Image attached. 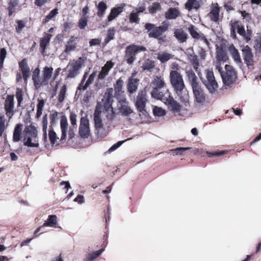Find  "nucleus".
Returning a JSON list of instances; mask_svg holds the SVG:
<instances>
[{
	"instance_id": "obj_53",
	"label": "nucleus",
	"mask_w": 261,
	"mask_h": 261,
	"mask_svg": "<svg viewBox=\"0 0 261 261\" xmlns=\"http://www.w3.org/2000/svg\"><path fill=\"white\" fill-rule=\"evenodd\" d=\"M33 138L29 136L27 138L26 141H25L23 143V145L25 146H28L29 147H39V143H32V140Z\"/></svg>"
},
{
	"instance_id": "obj_24",
	"label": "nucleus",
	"mask_w": 261,
	"mask_h": 261,
	"mask_svg": "<svg viewBox=\"0 0 261 261\" xmlns=\"http://www.w3.org/2000/svg\"><path fill=\"white\" fill-rule=\"evenodd\" d=\"M153 88H155V91H157L156 88L159 89L167 88L164 79L162 76H155L151 82Z\"/></svg>"
},
{
	"instance_id": "obj_32",
	"label": "nucleus",
	"mask_w": 261,
	"mask_h": 261,
	"mask_svg": "<svg viewBox=\"0 0 261 261\" xmlns=\"http://www.w3.org/2000/svg\"><path fill=\"white\" fill-rule=\"evenodd\" d=\"M180 12L177 8H170L165 12L166 18L168 19H174L179 16Z\"/></svg>"
},
{
	"instance_id": "obj_12",
	"label": "nucleus",
	"mask_w": 261,
	"mask_h": 261,
	"mask_svg": "<svg viewBox=\"0 0 261 261\" xmlns=\"http://www.w3.org/2000/svg\"><path fill=\"white\" fill-rule=\"evenodd\" d=\"M192 91L195 101L201 105L204 104L206 100L207 95L201 86L200 85L192 89Z\"/></svg>"
},
{
	"instance_id": "obj_54",
	"label": "nucleus",
	"mask_w": 261,
	"mask_h": 261,
	"mask_svg": "<svg viewBox=\"0 0 261 261\" xmlns=\"http://www.w3.org/2000/svg\"><path fill=\"white\" fill-rule=\"evenodd\" d=\"M58 113L56 111L50 114V125L49 126H51L53 128L54 126L56 123V121L58 119Z\"/></svg>"
},
{
	"instance_id": "obj_56",
	"label": "nucleus",
	"mask_w": 261,
	"mask_h": 261,
	"mask_svg": "<svg viewBox=\"0 0 261 261\" xmlns=\"http://www.w3.org/2000/svg\"><path fill=\"white\" fill-rule=\"evenodd\" d=\"M88 19L87 17L82 16L78 22V27L80 29H84L87 25Z\"/></svg>"
},
{
	"instance_id": "obj_62",
	"label": "nucleus",
	"mask_w": 261,
	"mask_h": 261,
	"mask_svg": "<svg viewBox=\"0 0 261 261\" xmlns=\"http://www.w3.org/2000/svg\"><path fill=\"white\" fill-rule=\"evenodd\" d=\"M92 94L93 92L92 90L86 91L84 95V101L86 103H88L92 97Z\"/></svg>"
},
{
	"instance_id": "obj_48",
	"label": "nucleus",
	"mask_w": 261,
	"mask_h": 261,
	"mask_svg": "<svg viewBox=\"0 0 261 261\" xmlns=\"http://www.w3.org/2000/svg\"><path fill=\"white\" fill-rule=\"evenodd\" d=\"M44 100L43 99H38V103L37 105V113H36V117L37 118H39L42 114L43 109L44 106Z\"/></svg>"
},
{
	"instance_id": "obj_9",
	"label": "nucleus",
	"mask_w": 261,
	"mask_h": 261,
	"mask_svg": "<svg viewBox=\"0 0 261 261\" xmlns=\"http://www.w3.org/2000/svg\"><path fill=\"white\" fill-rule=\"evenodd\" d=\"M79 133L81 137L83 138H87L90 136L89 120L87 117L81 118Z\"/></svg>"
},
{
	"instance_id": "obj_44",
	"label": "nucleus",
	"mask_w": 261,
	"mask_h": 261,
	"mask_svg": "<svg viewBox=\"0 0 261 261\" xmlns=\"http://www.w3.org/2000/svg\"><path fill=\"white\" fill-rule=\"evenodd\" d=\"M103 248H101L99 250L93 252L91 253H89L87 256L85 261H92L97 257H98L104 251Z\"/></svg>"
},
{
	"instance_id": "obj_50",
	"label": "nucleus",
	"mask_w": 261,
	"mask_h": 261,
	"mask_svg": "<svg viewBox=\"0 0 261 261\" xmlns=\"http://www.w3.org/2000/svg\"><path fill=\"white\" fill-rule=\"evenodd\" d=\"M27 21V19L18 20L16 21L17 25L16 26L15 29L17 33H20L22 29L25 27Z\"/></svg>"
},
{
	"instance_id": "obj_42",
	"label": "nucleus",
	"mask_w": 261,
	"mask_h": 261,
	"mask_svg": "<svg viewBox=\"0 0 261 261\" xmlns=\"http://www.w3.org/2000/svg\"><path fill=\"white\" fill-rule=\"evenodd\" d=\"M47 115H45L43 117L42 119V130H43V139L44 142H47Z\"/></svg>"
},
{
	"instance_id": "obj_36",
	"label": "nucleus",
	"mask_w": 261,
	"mask_h": 261,
	"mask_svg": "<svg viewBox=\"0 0 261 261\" xmlns=\"http://www.w3.org/2000/svg\"><path fill=\"white\" fill-rule=\"evenodd\" d=\"M24 133L33 138H36L37 137V130L32 124L26 126L24 129Z\"/></svg>"
},
{
	"instance_id": "obj_18",
	"label": "nucleus",
	"mask_w": 261,
	"mask_h": 261,
	"mask_svg": "<svg viewBox=\"0 0 261 261\" xmlns=\"http://www.w3.org/2000/svg\"><path fill=\"white\" fill-rule=\"evenodd\" d=\"M186 75L188 81L191 85L192 89H194L201 85L195 72L192 69L186 71Z\"/></svg>"
},
{
	"instance_id": "obj_58",
	"label": "nucleus",
	"mask_w": 261,
	"mask_h": 261,
	"mask_svg": "<svg viewBox=\"0 0 261 261\" xmlns=\"http://www.w3.org/2000/svg\"><path fill=\"white\" fill-rule=\"evenodd\" d=\"M139 14L136 12H132L129 15V21L131 23H138L139 22L140 19L138 17Z\"/></svg>"
},
{
	"instance_id": "obj_17",
	"label": "nucleus",
	"mask_w": 261,
	"mask_h": 261,
	"mask_svg": "<svg viewBox=\"0 0 261 261\" xmlns=\"http://www.w3.org/2000/svg\"><path fill=\"white\" fill-rule=\"evenodd\" d=\"M136 75V72L133 73L131 76L128 80L127 89L128 92L130 94L135 93L138 89L139 80L135 78Z\"/></svg>"
},
{
	"instance_id": "obj_60",
	"label": "nucleus",
	"mask_w": 261,
	"mask_h": 261,
	"mask_svg": "<svg viewBox=\"0 0 261 261\" xmlns=\"http://www.w3.org/2000/svg\"><path fill=\"white\" fill-rule=\"evenodd\" d=\"M7 51L5 48L0 49V66H2L4 60L6 57Z\"/></svg>"
},
{
	"instance_id": "obj_15",
	"label": "nucleus",
	"mask_w": 261,
	"mask_h": 261,
	"mask_svg": "<svg viewBox=\"0 0 261 261\" xmlns=\"http://www.w3.org/2000/svg\"><path fill=\"white\" fill-rule=\"evenodd\" d=\"M245 63L248 67L252 66L254 65L253 55L252 50L248 45H246L242 49Z\"/></svg>"
},
{
	"instance_id": "obj_4",
	"label": "nucleus",
	"mask_w": 261,
	"mask_h": 261,
	"mask_svg": "<svg viewBox=\"0 0 261 261\" xmlns=\"http://www.w3.org/2000/svg\"><path fill=\"white\" fill-rule=\"evenodd\" d=\"M200 79L210 93H214L217 90L218 84L212 70H206L205 71V78L203 79L200 77Z\"/></svg>"
},
{
	"instance_id": "obj_41",
	"label": "nucleus",
	"mask_w": 261,
	"mask_h": 261,
	"mask_svg": "<svg viewBox=\"0 0 261 261\" xmlns=\"http://www.w3.org/2000/svg\"><path fill=\"white\" fill-rule=\"evenodd\" d=\"M18 5V0H9L7 10L8 15L11 16L15 12L16 7Z\"/></svg>"
},
{
	"instance_id": "obj_6",
	"label": "nucleus",
	"mask_w": 261,
	"mask_h": 261,
	"mask_svg": "<svg viewBox=\"0 0 261 261\" xmlns=\"http://www.w3.org/2000/svg\"><path fill=\"white\" fill-rule=\"evenodd\" d=\"M86 59L84 57H80L76 61H73L72 63H69L68 66V73L67 77L69 78L75 77L79 73V70L84 65Z\"/></svg>"
},
{
	"instance_id": "obj_52",
	"label": "nucleus",
	"mask_w": 261,
	"mask_h": 261,
	"mask_svg": "<svg viewBox=\"0 0 261 261\" xmlns=\"http://www.w3.org/2000/svg\"><path fill=\"white\" fill-rule=\"evenodd\" d=\"M153 113L155 116L161 117L166 114V112L162 108L155 106L153 109Z\"/></svg>"
},
{
	"instance_id": "obj_28",
	"label": "nucleus",
	"mask_w": 261,
	"mask_h": 261,
	"mask_svg": "<svg viewBox=\"0 0 261 261\" xmlns=\"http://www.w3.org/2000/svg\"><path fill=\"white\" fill-rule=\"evenodd\" d=\"M40 70L39 67L36 68L33 71L32 80L34 86L36 89H38L42 85V79L40 77Z\"/></svg>"
},
{
	"instance_id": "obj_40",
	"label": "nucleus",
	"mask_w": 261,
	"mask_h": 261,
	"mask_svg": "<svg viewBox=\"0 0 261 261\" xmlns=\"http://www.w3.org/2000/svg\"><path fill=\"white\" fill-rule=\"evenodd\" d=\"M51 37V35L49 34H46L41 39L40 47L42 52H44L46 49V46L49 43Z\"/></svg>"
},
{
	"instance_id": "obj_3",
	"label": "nucleus",
	"mask_w": 261,
	"mask_h": 261,
	"mask_svg": "<svg viewBox=\"0 0 261 261\" xmlns=\"http://www.w3.org/2000/svg\"><path fill=\"white\" fill-rule=\"evenodd\" d=\"M146 50V48L144 46L136 45L135 44H130L125 48L124 60L128 64L132 65L136 60V56L138 54Z\"/></svg>"
},
{
	"instance_id": "obj_5",
	"label": "nucleus",
	"mask_w": 261,
	"mask_h": 261,
	"mask_svg": "<svg viewBox=\"0 0 261 261\" xmlns=\"http://www.w3.org/2000/svg\"><path fill=\"white\" fill-rule=\"evenodd\" d=\"M147 101V92L146 90L144 89L139 92L136 97L135 105L138 111L145 116H146L147 114L145 109Z\"/></svg>"
},
{
	"instance_id": "obj_49",
	"label": "nucleus",
	"mask_w": 261,
	"mask_h": 261,
	"mask_svg": "<svg viewBox=\"0 0 261 261\" xmlns=\"http://www.w3.org/2000/svg\"><path fill=\"white\" fill-rule=\"evenodd\" d=\"M58 13V10L57 8L52 10L46 16L45 18L42 20L43 23H46L54 18Z\"/></svg>"
},
{
	"instance_id": "obj_22",
	"label": "nucleus",
	"mask_w": 261,
	"mask_h": 261,
	"mask_svg": "<svg viewBox=\"0 0 261 261\" xmlns=\"http://www.w3.org/2000/svg\"><path fill=\"white\" fill-rule=\"evenodd\" d=\"M68 125V124L66 117L65 115L62 116L60 120V127L61 129L60 140L61 141H65L66 139Z\"/></svg>"
},
{
	"instance_id": "obj_20",
	"label": "nucleus",
	"mask_w": 261,
	"mask_h": 261,
	"mask_svg": "<svg viewBox=\"0 0 261 261\" xmlns=\"http://www.w3.org/2000/svg\"><path fill=\"white\" fill-rule=\"evenodd\" d=\"M208 16L212 21L215 22L219 21L220 16V8L217 3L212 5L211 11L208 13Z\"/></svg>"
},
{
	"instance_id": "obj_59",
	"label": "nucleus",
	"mask_w": 261,
	"mask_h": 261,
	"mask_svg": "<svg viewBox=\"0 0 261 261\" xmlns=\"http://www.w3.org/2000/svg\"><path fill=\"white\" fill-rule=\"evenodd\" d=\"M189 149L190 147H177L173 150V152L176 155H182L186 150Z\"/></svg>"
},
{
	"instance_id": "obj_14",
	"label": "nucleus",
	"mask_w": 261,
	"mask_h": 261,
	"mask_svg": "<svg viewBox=\"0 0 261 261\" xmlns=\"http://www.w3.org/2000/svg\"><path fill=\"white\" fill-rule=\"evenodd\" d=\"M216 68L218 69L219 72H221L222 68L220 66L221 62H225L228 60V57L227 55L226 51L222 48H217L216 50Z\"/></svg>"
},
{
	"instance_id": "obj_47",
	"label": "nucleus",
	"mask_w": 261,
	"mask_h": 261,
	"mask_svg": "<svg viewBox=\"0 0 261 261\" xmlns=\"http://www.w3.org/2000/svg\"><path fill=\"white\" fill-rule=\"evenodd\" d=\"M66 91L67 86L64 84L62 86L58 95V101L60 103L63 102L66 96Z\"/></svg>"
},
{
	"instance_id": "obj_57",
	"label": "nucleus",
	"mask_w": 261,
	"mask_h": 261,
	"mask_svg": "<svg viewBox=\"0 0 261 261\" xmlns=\"http://www.w3.org/2000/svg\"><path fill=\"white\" fill-rule=\"evenodd\" d=\"M96 76V72H93L89 76L88 80L85 83L84 89H87L93 82L94 78Z\"/></svg>"
},
{
	"instance_id": "obj_51",
	"label": "nucleus",
	"mask_w": 261,
	"mask_h": 261,
	"mask_svg": "<svg viewBox=\"0 0 261 261\" xmlns=\"http://www.w3.org/2000/svg\"><path fill=\"white\" fill-rule=\"evenodd\" d=\"M161 9V6L159 3L155 2L153 3L151 6L149 7V12L153 14L156 12L158 10Z\"/></svg>"
},
{
	"instance_id": "obj_63",
	"label": "nucleus",
	"mask_w": 261,
	"mask_h": 261,
	"mask_svg": "<svg viewBox=\"0 0 261 261\" xmlns=\"http://www.w3.org/2000/svg\"><path fill=\"white\" fill-rule=\"evenodd\" d=\"M5 120L3 116L0 117V137L3 135V133L5 131Z\"/></svg>"
},
{
	"instance_id": "obj_34",
	"label": "nucleus",
	"mask_w": 261,
	"mask_h": 261,
	"mask_svg": "<svg viewBox=\"0 0 261 261\" xmlns=\"http://www.w3.org/2000/svg\"><path fill=\"white\" fill-rule=\"evenodd\" d=\"M23 125L21 123L17 124L14 130L13 140L14 142H18L21 139Z\"/></svg>"
},
{
	"instance_id": "obj_33",
	"label": "nucleus",
	"mask_w": 261,
	"mask_h": 261,
	"mask_svg": "<svg viewBox=\"0 0 261 261\" xmlns=\"http://www.w3.org/2000/svg\"><path fill=\"white\" fill-rule=\"evenodd\" d=\"M188 30L191 37L196 40H199L201 38V35L203 34L198 32V29L193 24H190L188 28Z\"/></svg>"
},
{
	"instance_id": "obj_37",
	"label": "nucleus",
	"mask_w": 261,
	"mask_h": 261,
	"mask_svg": "<svg viewBox=\"0 0 261 261\" xmlns=\"http://www.w3.org/2000/svg\"><path fill=\"white\" fill-rule=\"evenodd\" d=\"M96 8L97 9V15L99 17H102L108 8L107 4L103 1L100 2L96 6Z\"/></svg>"
},
{
	"instance_id": "obj_2",
	"label": "nucleus",
	"mask_w": 261,
	"mask_h": 261,
	"mask_svg": "<svg viewBox=\"0 0 261 261\" xmlns=\"http://www.w3.org/2000/svg\"><path fill=\"white\" fill-rule=\"evenodd\" d=\"M144 27L147 31L148 37L157 39L159 44L162 45L167 41V36L164 33L168 29L169 24L168 23H164L163 25L158 27L154 24L147 23Z\"/></svg>"
},
{
	"instance_id": "obj_25",
	"label": "nucleus",
	"mask_w": 261,
	"mask_h": 261,
	"mask_svg": "<svg viewBox=\"0 0 261 261\" xmlns=\"http://www.w3.org/2000/svg\"><path fill=\"white\" fill-rule=\"evenodd\" d=\"M76 39H77V37H75L73 36H71L70 37L65 45V48L64 49L65 53L68 54L76 49L77 46V43L75 41Z\"/></svg>"
},
{
	"instance_id": "obj_45",
	"label": "nucleus",
	"mask_w": 261,
	"mask_h": 261,
	"mask_svg": "<svg viewBox=\"0 0 261 261\" xmlns=\"http://www.w3.org/2000/svg\"><path fill=\"white\" fill-rule=\"evenodd\" d=\"M48 138L51 145H54L59 138L51 126H49Z\"/></svg>"
},
{
	"instance_id": "obj_26",
	"label": "nucleus",
	"mask_w": 261,
	"mask_h": 261,
	"mask_svg": "<svg viewBox=\"0 0 261 261\" xmlns=\"http://www.w3.org/2000/svg\"><path fill=\"white\" fill-rule=\"evenodd\" d=\"M123 84L124 82L121 77L118 79L116 83L114 84V95L117 98H118L124 93V91L122 90Z\"/></svg>"
},
{
	"instance_id": "obj_46",
	"label": "nucleus",
	"mask_w": 261,
	"mask_h": 261,
	"mask_svg": "<svg viewBox=\"0 0 261 261\" xmlns=\"http://www.w3.org/2000/svg\"><path fill=\"white\" fill-rule=\"evenodd\" d=\"M172 58V55L169 53L164 52L159 54L157 59L162 63H164Z\"/></svg>"
},
{
	"instance_id": "obj_61",
	"label": "nucleus",
	"mask_w": 261,
	"mask_h": 261,
	"mask_svg": "<svg viewBox=\"0 0 261 261\" xmlns=\"http://www.w3.org/2000/svg\"><path fill=\"white\" fill-rule=\"evenodd\" d=\"M70 121L72 126H74V127H77L76 115L74 112H71L70 114Z\"/></svg>"
},
{
	"instance_id": "obj_38",
	"label": "nucleus",
	"mask_w": 261,
	"mask_h": 261,
	"mask_svg": "<svg viewBox=\"0 0 261 261\" xmlns=\"http://www.w3.org/2000/svg\"><path fill=\"white\" fill-rule=\"evenodd\" d=\"M57 224V217L55 215H49L42 226L55 227Z\"/></svg>"
},
{
	"instance_id": "obj_7",
	"label": "nucleus",
	"mask_w": 261,
	"mask_h": 261,
	"mask_svg": "<svg viewBox=\"0 0 261 261\" xmlns=\"http://www.w3.org/2000/svg\"><path fill=\"white\" fill-rule=\"evenodd\" d=\"M226 72L223 73L220 72L223 83L227 86H230L235 82L237 79V72L233 67L229 65H226L225 66Z\"/></svg>"
},
{
	"instance_id": "obj_19",
	"label": "nucleus",
	"mask_w": 261,
	"mask_h": 261,
	"mask_svg": "<svg viewBox=\"0 0 261 261\" xmlns=\"http://www.w3.org/2000/svg\"><path fill=\"white\" fill-rule=\"evenodd\" d=\"M114 65V63L112 61H107L105 65L102 67L101 70L98 75V79L100 80H104L107 75H108L110 70L113 67Z\"/></svg>"
},
{
	"instance_id": "obj_13",
	"label": "nucleus",
	"mask_w": 261,
	"mask_h": 261,
	"mask_svg": "<svg viewBox=\"0 0 261 261\" xmlns=\"http://www.w3.org/2000/svg\"><path fill=\"white\" fill-rule=\"evenodd\" d=\"M4 108L6 111V115L9 118V119L11 118L14 113V101L13 95H8L7 96L4 104Z\"/></svg>"
},
{
	"instance_id": "obj_39",
	"label": "nucleus",
	"mask_w": 261,
	"mask_h": 261,
	"mask_svg": "<svg viewBox=\"0 0 261 261\" xmlns=\"http://www.w3.org/2000/svg\"><path fill=\"white\" fill-rule=\"evenodd\" d=\"M155 62L154 61L147 59L142 64L141 68L143 71H152L155 67Z\"/></svg>"
},
{
	"instance_id": "obj_30",
	"label": "nucleus",
	"mask_w": 261,
	"mask_h": 261,
	"mask_svg": "<svg viewBox=\"0 0 261 261\" xmlns=\"http://www.w3.org/2000/svg\"><path fill=\"white\" fill-rule=\"evenodd\" d=\"M200 6V3L198 0H188L185 5V9L189 11L193 9L198 10Z\"/></svg>"
},
{
	"instance_id": "obj_11",
	"label": "nucleus",
	"mask_w": 261,
	"mask_h": 261,
	"mask_svg": "<svg viewBox=\"0 0 261 261\" xmlns=\"http://www.w3.org/2000/svg\"><path fill=\"white\" fill-rule=\"evenodd\" d=\"M157 91H155V88H153L151 95L152 97L164 101L166 98L169 97L170 93L167 88L159 89L156 88Z\"/></svg>"
},
{
	"instance_id": "obj_27",
	"label": "nucleus",
	"mask_w": 261,
	"mask_h": 261,
	"mask_svg": "<svg viewBox=\"0 0 261 261\" xmlns=\"http://www.w3.org/2000/svg\"><path fill=\"white\" fill-rule=\"evenodd\" d=\"M228 51L232 59L238 64H242V61L238 50L235 47L233 44H231L228 47Z\"/></svg>"
},
{
	"instance_id": "obj_55",
	"label": "nucleus",
	"mask_w": 261,
	"mask_h": 261,
	"mask_svg": "<svg viewBox=\"0 0 261 261\" xmlns=\"http://www.w3.org/2000/svg\"><path fill=\"white\" fill-rule=\"evenodd\" d=\"M16 97L17 100L18 106H20L23 100V92L20 88H17L16 92Z\"/></svg>"
},
{
	"instance_id": "obj_43",
	"label": "nucleus",
	"mask_w": 261,
	"mask_h": 261,
	"mask_svg": "<svg viewBox=\"0 0 261 261\" xmlns=\"http://www.w3.org/2000/svg\"><path fill=\"white\" fill-rule=\"evenodd\" d=\"M115 30L114 28H111L108 30L107 36L105 39L103 44L106 45L111 40L114 39Z\"/></svg>"
},
{
	"instance_id": "obj_1",
	"label": "nucleus",
	"mask_w": 261,
	"mask_h": 261,
	"mask_svg": "<svg viewBox=\"0 0 261 261\" xmlns=\"http://www.w3.org/2000/svg\"><path fill=\"white\" fill-rule=\"evenodd\" d=\"M170 82L174 91L179 96V99L185 106H189V96L187 94L182 95L185 85L181 74L177 70H171L170 72Z\"/></svg>"
},
{
	"instance_id": "obj_8",
	"label": "nucleus",
	"mask_w": 261,
	"mask_h": 261,
	"mask_svg": "<svg viewBox=\"0 0 261 261\" xmlns=\"http://www.w3.org/2000/svg\"><path fill=\"white\" fill-rule=\"evenodd\" d=\"M94 122L97 136L100 138L105 137L106 133L105 132V130L101 117V111H98L97 109L95 110L94 114Z\"/></svg>"
},
{
	"instance_id": "obj_16",
	"label": "nucleus",
	"mask_w": 261,
	"mask_h": 261,
	"mask_svg": "<svg viewBox=\"0 0 261 261\" xmlns=\"http://www.w3.org/2000/svg\"><path fill=\"white\" fill-rule=\"evenodd\" d=\"M19 67L22 73V77L24 81L27 82L30 75V69L26 58L23 59L19 62Z\"/></svg>"
},
{
	"instance_id": "obj_35",
	"label": "nucleus",
	"mask_w": 261,
	"mask_h": 261,
	"mask_svg": "<svg viewBox=\"0 0 261 261\" xmlns=\"http://www.w3.org/2000/svg\"><path fill=\"white\" fill-rule=\"evenodd\" d=\"M122 101L124 103L121 104V106L119 108V111L120 113H121L122 116H128L133 112V111L131 109L130 107H129L127 105H125V99H124V100H122Z\"/></svg>"
},
{
	"instance_id": "obj_10",
	"label": "nucleus",
	"mask_w": 261,
	"mask_h": 261,
	"mask_svg": "<svg viewBox=\"0 0 261 261\" xmlns=\"http://www.w3.org/2000/svg\"><path fill=\"white\" fill-rule=\"evenodd\" d=\"M113 89L112 88H108L105 93L102 102L105 110L108 111L110 108H112L113 102Z\"/></svg>"
},
{
	"instance_id": "obj_21",
	"label": "nucleus",
	"mask_w": 261,
	"mask_h": 261,
	"mask_svg": "<svg viewBox=\"0 0 261 261\" xmlns=\"http://www.w3.org/2000/svg\"><path fill=\"white\" fill-rule=\"evenodd\" d=\"M164 102H165L174 112L178 113L180 111L181 108L180 105L171 95H170L167 99L166 98Z\"/></svg>"
},
{
	"instance_id": "obj_29",
	"label": "nucleus",
	"mask_w": 261,
	"mask_h": 261,
	"mask_svg": "<svg viewBox=\"0 0 261 261\" xmlns=\"http://www.w3.org/2000/svg\"><path fill=\"white\" fill-rule=\"evenodd\" d=\"M174 36L180 43H184L187 41L188 38L187 34L182 29H176L174 32Z\"/></svg>"
},
{
	"instance_id": "obj_64",
	"label": "nucleus",
	"mask_w": 261,
	"mask_h": 261,
	"mask_svg": "<svg viewBox=\"0 0 261 261\" xmlns=\"http://www.w3.org/2000/svg\"><path fill=\"white\" fill-rule=\"evenodd\" d=\"M110 112L108 113L107 118L109 120L112 121L115 117V113L113 108H110Z\"/></svg>"
},
{
	"instance_id": "obj_31",
	"label": "nucleus",
	"mask_w": 261,
	"mask_h": 261,
	"mask_svg": "<svg viewBox=\"0 0 261 261\" xmlns=\"http://www.w3.org/2000/svg\"><path fill=\"white\" fill-rule=\"evenodd\" d=\"M123 7L122 6L113 8L108 16V21H112L113 20L123 11Z\"/></svg>"
},
{
	"instance_id": "obj_23",
	"label": "nucleus",
	"mask_w": 261,
	"mask_h": 261,
	"mask_svg": "<svg viewBox=\"0 0 261 261\" xmlns=\"http://www.w3.org/2000/svg\"><path fill=\"white\" fill-rule=\"evenodd\" d=\"M53 68L51 67L45 66L42 71V85L48 84L49 80L52 76Z\"/></svg>"
}]
</instances>
